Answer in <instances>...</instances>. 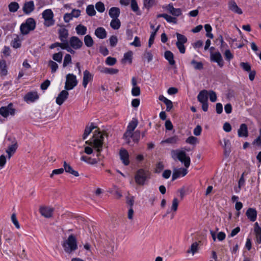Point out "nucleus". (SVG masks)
I'll return each instance as SVG.
<instances>
[{"instance_id":"nucleus-1","label":"nucleus","mask_w":261,"mask_h":261,"mask_svg":"<svg viewBox=\"0 0 261 261\" xmlns=\"http://www.w3.org/2000/svg\"><path fill=\"white\" fill-rule=\"evenodd\" d=\"M104 135L105 134L103 133L95 130L91 140L86 142V144L92 145L93 148L96 150L97 159H92L85 155H83L81 158V161H84L88 164L94 165L97 164L103 158L104 156L101 154V151L102 149Z\"/></svg>"},{"instance_id":"nucleus-2","label":"nucleus","mask_w":261,"mask_h":261,"mask_svg":"<svg viewBox=\"0 0 261 261\" xmlns=\"http://www.w3.org/2000/svg\"><path fill=\"white\" fill-rule=\"evenodd\" d=\"M62 246L66 253L72 254L78 248L76 237L73 234L70 235L62 242Z\"/></svg>"},{"instance_id":"nucleus-3","label":"nucleus","mask_w":261,"mask_h":261,"mask_svg":"<svg viewBox=\"0 0 261 261\" xmlns=\"http://www.w3.org/2000/svg\"><path fill=\"white\" fill-rule=\"evenodd\" d=\"M150 175L151 173L148 170L140 169L135 174V182L138 185L143 186L145 182L150 178Z\"/></svg>"},{"instance_id":"nucleus-4","label":"nucleus","mask_w":261,"mask_h":261,"mask_svg":"<svg viewBox=\"0 0 261 261\" xmlns=\"http://www.w3.org/2000/svg\"><path fill=\"white\" fill-rule=\"evenodd\" d=\"M172 158L175 160L177 159L180 162L184 164L186 168H189L190 165L191 160L189 156H187L186 152L182 150H172L171 151Z\"/></svg>"},{"instance_id":"nucleus-5","label":"nucleus","mask_w":261,"mask_h":261,"mask_svg":"<svg viewBox=\"0 0 261 261\" xmlns=\"http://www.w3.org/2000/svg\"><path fill=\"white\" fill-rule=\"evenodd\" d=\"M36 25V21L34 18L31 17L28 18L25 22L20 25V31L21 33L23 35L28 34L31 31L35 30Z\"/></svg>"},{"instance_id":"nucleus-6","label":"nucleus","mask_w":261,"mask_h":261,"mask_svg":"<svg viewBox=\"0 0 261 261\" xmlns=\"http://www.w3.org/2000/svg\"><path fill=\"white\" fill-rule=\"evenodd\" d=\"M42 17L44 19V25L46 27H49L55 24L54 19V13L51 9H46L42 13Z\"/></svg>"},{"instance_id":"nucleus-7","label":"nucleus","mask_w":261,"mask_h":261,"mask_svg":"<svg viewBox=\"0 0 261 261\" xmlns=\"http://www.w3.org/2000/svg\"><path fill=\"white\" fill-rule=\"evenodd\" d=\"M198 101L202 104V109L206 112L208 110V91L206 90H202L199 92L197 96Z\"/></svg>"},{"instance_id":"nucleus-8","label":"nucleus","mask_w":261,"mask_h":261,"mask_svg":"<svg viewBox=\"0 0 261 261\" xmlns=\"http://www.w3.org/2000/svg\"><path fill=\"white\" fill-rule=\"evenodd\" d=\"M65 89L66 90L73 89L77 84L76 77L72 73H69L66 75Z\"/></svg>"},{"instance_id":"nucleus-9","label":"nucleus","mask_w":261,"mask_h":261,"mask_svg":"<svg viewBox=\"0 0 261 261\" xmlns=\"http://www.w3.org/2000/svg\"><path fill=\"white\" fill-rule=\"evenodd\" d=\"M15 109L13 108L12 103H10L7 106L0 108V115L4 118H7L9 115L14 116L15 114Z\"/></svg>"},{"instance_id":"nucleus-10","label":"nucleus","mask_w":261,"mask_h":261,"mask_svg":"<svg viewBox=\"0 0 261 261\" xmlns=\"http://www.w3.org/2000/svg\"><path fill=\"white\" fill-rule=\"evenodd\" d=\"M39 98V95L37 91L28 92L24 96L23 100L27 103H33Z\"/></svg>"},{"instance_id":"nucleus-11","label":"nucleus","mask_w":261,"mask_h":261,"mask_svg":"<svg viewBox=\"0 0 261 261\" xmlns=\"http://www.w3.org/2000/svg\"><path fill=\"white\" fill-rule=\"evenodd\" d=\"M68 43L74 49H79L81 48L83 45L82 41L76 36L71 37Z\"/></svg>"},{"instance_id":"nucleus-12","label":"nucleus","mask_w":261,"mask_h":261,"mask_svg":"<svg viewBox=\"0 0 261 261\" xmlns=\"http://www.w3.org/2000/svg\"><path fill=\"white\" fill-rule=\"evenodd\" d=\"M140 133L135 132L134 133L127 129L123 135V138L127 141V143H129V139L132 138L135 142H137L138 140V138L139 137Z\"/></svg>"},{"instance_id":"nucleus-13","label":"nucleus","mask_w":261,"mask_h":261,"mask_svg":"<svg viewBox=\"0 0 261 261\" xmlns=\"http://www.w3.org/2000/svg\"><path fill=\"white\" fill-rule=\"evenodd\" d=\"M69 93L67 90H62L56 98V102L59 106H61L64 102L67 99Z\"/></svg>"},{"instance_id":"nucleus-14","label":"nucleus","mask_w":261,"mask_h":261,"mask_svg":"<svg viewBox=\"0 0 261 261\" xmlns=\"http://www.w3.org/2000/svg\"><path fill=\"white\" fill-rule=\"evenodd\" d=\"M54 210L53 208L48 206H40L39 208L41 215L46 218L52 217Z\"/></svg>"},{"instance_id":"nucleus-15","label":"nucleus","mask_w":261,"mask_h":261,"mask_svg":"<svg viewBox=\"0 0 261 261\" xmlns=\"http://www.w3.org/2000/svg\"><path fill=\"white\" fill-rule=\"evenodd\" d=\"M211 60L213 62H216L220 67H223L224 65L222 56L219 51L211 54Z\"/></svg>"},{"instance_id":"nucleus-16","label":"nucleus","mask_w":261,"mask_h":261,"mask_svg":"<svg viewBox=\"0 0 261 261\" xmlns=\"http://www.w3.org/2000/svg\"><path fill=\"white\" fill-rule=\"evenodd\" d=\"M34 9L35 5L33 1L25 2L22 7L23 12L25 14H30Z\"/></svg>"},{"instance_id":"nucleus-17","label":"nucleus","mask_w":261,"mask_h":261,"mask_svg":"<svg viewBox=\"0 0 261 261\" xmlns=\"http://www.w3.org/2000/svg\"><path fill=\"white\" fill-rule=\"evenodd\" d=\"M165 8L171 14L175 17H178L182 14L181 9L180 8H174L172 4H168L165 7Z\"/></svg>"},{"instance_id":"nucleus-18","label":"nucleus","mask_w":261,"mask_h":261,"mask_svg":"<svg viewBox=\"0 0 261 261\" xmlns=\"http://www.w3.org/2000/svg\"><path fill=\"white\" fill-rule=\"evenodd\" d=\"M119 155L120 160L124 165L127 166L129 164V154L126 149L121 148L119 151Z\"/></svg>"},{"instance_id":"nucleus-19","label":"nucleus","mask_w":261,"mask_h":261,"mask_svg":"<svg viewBox=\"0 0 261 261\" xmlns=\"http://www.w3.org/2000/svg\"><path fill=\"white\" fill-rule=\"evenodd\" d=\"M93 75L88 71L86 70L83 72V79L82 85L83 87L86 88L89 82L93 80Z\"/></svg>"},{"instance_id":"nucleus-20","label":"nucleus","mask_w":261,"mask_h":261,"mask_svg":"<svg viewBox=\"0 0 261 261\" xmlns=\"http://www.w3.org/2000/svg\"><path fill=\"white\" fill-rule=\"evenodd\" d=\"M188 173L186 168H179L178 169H175L172 176V180H174L179 177L180 176H185Z\"/></svg>"},{"instance_id":"nucleus-21","label":"nucleus","mask_w":261,"mask_h":261,"mask_svg":"<svg viewBox=\"0 0 261 261\" xmlns=\"http://www.w3.org/2000/svg\"><path fill=\"white\" fill-rule=\"evenodd\" d=\"M59 38L61 42H68L67 38L69 35L68 31L66 28L60 29L58 31Z\"/></svg>"},{"instance_id":"nucleus-22","label":"nucleus","mask_w":261,"mask_h":261,"mask_svg":"<svg viewBox=\"0 0 261 261\" xmlns=\"http://www.w3.org/2000/svg\"><path fill=\"white\" fill-rule=\"evenodd\" d=\"M63 169L64 171L66 172L71 174L75 177L79 176V173L77 171L74 170L69 164L67 163L66 161L63 162Z\"/></svg>"},{"instance_id":"nucleus-23","label":"nucleus","mask_w":261,"mask_h":261,"mask_svg":"<svg viewBox=\"0 0 261 261\" xmlns=\"http://www.w3.org/2000/svg\"><path fill=\"white\" fill-rule=\"evenodd\" d=\"M238 134L239 137H247L248 136V127L246 124L243 123L240 125L238 130Z\"/></svg>"},{"instance_id":"nucleus-24","label":"nucleus","mask_w":261,"mask_h":261,"mask_svg":"<svg viewBox=\"0 0 261 261\" xmlns=\"http://www.w3.org/2000/svg\"><path fill=\"white\" fill-rule=\"evenodd\" d=\"M246 215L248 219L252 222H254L257 218V212L255 209L249 208L246 213Z\"/></svg>"},{"instance_id":"nucleus-25","label":"nucleus","mask_w":261,"mask_h":261,"mask_svg":"<svg viewBox=\"0 0 261 261\" xmlns=\"http://www.w3.org/2000/svg\"><path fill=\"white\" fill-rule=\"evenodd\" d=\"M228 8L232 12L238 14H242L243 12L242 10L238 6L234 1H230L228 3Z\"/></svg>"},{"instance_id":"nucleus-26","label":"nucleus","mask_w":261,"mask_h":261,"mask_svg":"<svg viewBox=\"0 0 261 261\" xmlns=\"http://www.w3.org/2000/svg\"><path fill=\"white\" fill-rule=\"evenodd\" d=\"M94 34L95 36L99 39H103L107 37V32L102 27H98L95 30Z\"/></svg>"},{"instance_id":"nucleus-27","label":"nucleus","mask_w":261,"mask_h":261,"mask_svg":"<svg viewBox=\"0 0 261 261\" xmlns=\"http://www.w3.org/2000/svg\"><path fill=\"white\" fill-rule=\"evenodd\" d=\"M98 70L103 73L110 74H117L119 70L117 69L107 67H102L99 66L98 67Z\"/></svg>"},{"instance_id":"nucleus-28","label":"nucleus","mask_w":261,"mask_h":261,"mask_svg":"<svg viewBox=\"0 0 261 261\" xmlns=\"http://www.w3.org/2000/svg\"><path fill=\"white\" fill-rule=\"evenodd\" d=\"M254 232L256 243L261 244V227L259 226L257 222L254 224Z\"/></svg>"},{"instance_id":"nucleus-29","label":"nucleus","mask_w":261,"mask_h":261,"mask_svg":"<svg viewBox=\"0 0 261 261\" xmlns=\"http://www.w3.org/2000/svg\"><path fill=\"white\" fill-rule=\"evenodd\" d=\"M120 14V10L118 7H112L109 11V15L112 19L118 18Z\"/></svg>"},{"instance_id":"nucleus-30","label":"nucleus","mask_w":261,"mask_h":261,"mask_svg":"<svg viewBox=\"0 0 261 261\" xmlns=\"http://www.w3.org/2000/svg\"><path fill=\"white\" fill-rule=\"evenodd\" d=\"M164 57L167 60H168L170 65H173L175 64V62L174 60V56L173 53L171 51H166L164 54Z\"/></svg>"},{"instance_id":"nucleus-31","label":"nucleus","mask_w":261,"mask_h":261,"mask_svg":"<svg viewBox=\"0 0 261 261\" xmlns=\"http://www.w3.org/2000/svg\"><path fill=\"white\" fill-rule=\"evenodd\" d=\"M95 127L96 126L94 125L93 123H91L90 126H86L83 135V140H85Z\"/></svg>"},{"instance_id":"nucleus-32","label":"nucleus","mask_w":261,"mask_h":261,"mask_svg":"<svg viewBox=\"0 0 261 261\" xmlns=\"http://www.w3.org/2000/svg\"><path fill=\"white\" fill-rule=\"evenodd\" d=\"M75 31L77 35L83 36L86 34L87 29L85 25L80 24L75 27Z\"/></svg>"},{"instance_id":"nucleus-33","label":"nucleus","mask_w":261,"mask_h":261,"mask_svg":"<svg viewBox=\"0 0 261 261\" xmlns=\"http://www.w3.org/2000/svg\"><path fill=\"white\" fill-rule=\"evenodd\" d=\"M17 144L16 142L9 146L6 150V152L8 154L9 159H10L12 155L15 152L17 148Z\"/></svg>"},{"instance_id":"nucleus-34","label":"nucleus","mask_w":261,"mask_h":261,"mask_svg":"<svg viewBox=\"0 0 261 261\" xmlns=\"http://www.w3.org/2000/svg\"><path fill=\"white\" fill-rule=\"evenodd\" d=\"M7 67L5 60H0V75L5 76L7 74Z\"/></svg>"},{"instance_id":"nucleus-35","label":"nucleus","mask_w":261,"mask_h":261,"mask_svg":"<svg viewBox=\"0 0 261 261\" xmlns=\"http://www.w3.org/2000/svg\"><path fill=\"white\" fill-rule=\"evenodd\" d=\"M199 249V243L198 242H194L192 243L190 246V248L187 250V253H191L193 255H194L195 253H196Z\"/></svg>"},{"instance_id":"nucleus-36","label":"nucleus","mask_w":261,"mask_h":261,"mask_svg":"<svg viewBox=\"0 0 261 261\" xmlns=\"http://www.w3.org/2000/svg\"><path fill=\"white\" fill-rule=\"evenodd\" d=\"M84 41L85 45L88 47H91L94 44V41L90 35H87L84 37Z\"/></svg>"},{"instance_id":"nucleus-37","label":"nucleus","mask_w":261,"mask_h":261,"mask_svg":"<svg viewBox=\"0 0 261 261\" xmlns=\"http://www.w3.org/2000/svg\"><path fill=\"white\" fill-rule=\"evenodd\" d=\"M121 22L118 18L112 19L110 22L111 27L114 30H118L120 28Z\"/></svg>"},{"instance_id":"nucleus-38","label":"nucleus","mask_w":261,"mask_h":261,"mask_svg":"<svg viewBox=\"0 0 261 261\" xmlns=\"http://www.w3.org/2000/svg\"><path fill=\"white\" fill-rule=\"evenodd\" d=\"M133 58V52L129 51L124 54L123 58L122 59V62L123 63L128 62L129 64L132 63Z\"/></svg>"},{"instance_id":"nucleus-39","label":"nucleus","mask_w":261,"mask_h":261,"mask_svg":"<svg viewBox=\"0 0 261 261\" xmlns=\"http://www.w3.org/2000/svg\"><path fill=\"white\" fill-rule=\"evenodd\" d=\"M224 145L223 146L224 149V153L226 155H228L230 152V147H231V143L229 140L224 139L223 140Z\"/></svg>"},{"instance_id":"nucleus-40","label":"nucleus","mask_w":261,"mask_h":261,"mask_svg":"<svg viewBox=\"0 0 261 261\" xmlns=\"http://www.w3.org/2000/svg\"><path fill=\"white\" fill-rule=\"evenodd\" d=\"M138 121L136 118H133L132 121L129 123L127 129L133 132L138 125Z\"/></svg>"},{"instance_id":"nucleus-41","label":"nucleus","mask_w":261,"mask_h":261,"mask_svg":"<svg viewBox=\"0 0 261 261\" xmlns=\"http://www.w3.org/2000/svg\"><path fill=\"white\" fill-rule=\"evenodd\" d=\"M8 8L10 12L14 13L18 10L19 6L17 2H11L9 4Z\"/></svg>"},{"instance_id":"nucleus-42","label":"nucleus","mask_w":261,"mask_h":261,"mask_svg":"<svg viewBox=\"0 0 261 261\" xmlns=\"http://www.w3.org/2000/svg\"><path fill=\"white\" fill-rule=\"evenodd\" d=\"M159 28H160V25H158L157 27V28L155 30H154V31L153 32H152L150 34V38H149V41H148V46L149 47H150L151 45L153 43L155 36L156 35V32H158V31L159 29Z\"/></svg>"},{"instance_id":"nucleus-43","label":"nucleus","mask_w":261,"mask_h":261,"mask_svg":"<svg viewBox=\"0 0 261 261\" xmlns=\"http://www.w3.org/2000/svg\"><path fill=\"white\" fill-rule=\"evenodd\" d=\"M191 64L193 65L194 68L196 70H202L203 69V64L201 62H197L195 60H192Z\"/></svg>"},{"instance_id":"nucleus-44","label":"nucleus","mask_w":261,"mask_h":261,"mask_svg":"<svg viewBox=\"0 0 261 261\" xmlns=\"http://www.w3.org/2000/svg\"><path fill=\"white\" fill-rule=\"evenodd\" d=\"M86 13L90 16H93L96 14V11L93 5H89L86 8Z\"/></svg>"},{"instance_id":"nucleus-45","label":"nucleus","mask_w":261,"mask_h":261,"mask_svg":"<svg viewBox=\"0 0 261 261\" xmlns=\"http://www.w3.org/2000/svg\"><path fill=\"white\" fill-rule=\"evenodd\" d=\"M130 7L132 10L137 13V14L139 15L140 13L139 12V8L138 6V4L136 0H131Z\"/></svg>"},{"instance_id":"nucleus-46","label":"nucleus","mask_w":261,"mask_h":261,"mask_svg":"<svg viewBox=\"0 0 261 261\" xmlns=\"http://www.w3.org/2000/svg\"><path fill=\"white\" fill-rule=\"evenodd\" d=\"M11 45L15 48H18L21 46V40L18 36L12 40Z\"/></svg>"},{"instance_id":"nucleus-47","label":"nucleus","mask_w":261,"mask_h":261,"mask_svg":"<svg viewBox=\"0 0 261 261\" xmlns=\"http://www.w3.org/2000/svg\"><path fill=\"white\" fill-rule=\"evenodd\" d=\"M95 8L99 13H103L105 11V5L101 2H98L96 3Z\"/></svg>"},{"instance_id":"nucleus-48","label":"nucleus","mask_w":261,"mask_h":261,"mask_svg":"<svg viewBox=\"0 0 261 261\" xmlns=\"http://www.w3.org/2000/svg\"><path fill=\"white\" fill-rule=\"evenodd\" d=\"M244 174H245L244 173H243V174L241 175V176L240 178V179L239 180V182H238L239 190H238L237 189L236 190V192L237 193L239 192L240 191V189H241V188L245 185V180L244 179Z\"/></svg>"},{"instance_id":"nucleus-49","label":"nucleus","mask_w":261,"mask_h":261,"mask_svg":"<svg viewBox=\"0 0 261 261\" xmlns=\"http://www.w3.org/2000/svg\"><path fill=\"white\" fill-rule=\"evenodd\" d=\"M178 141V138L176 136L172 137L169 138L165 140H163L161 142V143H171V144H175Z\"/></svg>"},{"instance_id":"nucleus-50","label":"nucleus","mask_w":261,"mask_h":261,"mask_svg":"<svg viewBox=\"0 0 261 261\" xmlns=\"http://www.w3.org/2000/svg\"><path fill=\"white\" fill-rule=\"evenodd\" d=\"M62 58H63V54L61 51H59L57 53L54 54L53 55V60L59 62V63H61L62 62Z\"/></svg>"},{"instance_id":"nucleus-51","label":"nucleus","mask_w":261,"mask_h":261,"mask_svg":"<svg viewBox=\"0 0 261 261\" xmlns=\"http://www.w3.org/2000/svg\"><path fill=\"white\" fill-rule=\"evenodd\" d=\"M71 63V57L69 54H66L64 59L63 66L66 67L68 64Z\"/></svg>"},{"instance_id":"nucleus-52","label":"nucleus","mask_w":261,"mask_h":261,"mask_svg":"<svg viewBox=\"0 0 261 261\" xmlns=\"http://www.w3.org/2000/svg\"><path fill=\"white\" fill-rule=\"evenodd\" d=\"M48 65L50 67L52 73L56 72L58 68V64L55 62L51 60L48 62Z\"/></svg>"},{"instance_id":"nucleus-53","label":"nucleus","mask_w":261,"mask_h":261,"mask_svg":"<svg viewBox=\"0 0 261 261\" xmlns=\"http://www.w3.org/2000/svg\"><path fill=\"white\" fill-rule=\"evenodd\" d=\"M66 42H62L61 43L60 42H55L54 43L51 44L49 48L50 49H54L57 47H60L62 49H64V47L65 46Z\"/></svg>"},{"instance_id":"nucleus-54","label":"nucleus","mask_w":261,"mask_h":261,"mask_svg":"<svg viewBox=\"0 0 261 261\" xmlns=\"http://www.w3.org/2000/svg\"><path fill=\"white\" fill-rule=\"evenodd\" d=\"M116 59L111 57H108L106 60V64L109 66H113L116 63Z\"/></svg>"},{"instance_id":"nucleus-55","label":"nucleus","mask_w":261,"mask_h":261,"mask_svg":"<svg viewBox=\"0 0 261 261\" xmlns=\"http://www.w3.org/2000/svg\"><path fill=\"white\" fill-rule=\"evenodd\" d=\"M177 41L181 43H186L187 42V38L186 36L179 33H176Z\"/></svg>"},{"instance_id":"nucleus-56","label":"nucleus","mask_w":261,"mask_h":261,"mask_svg":"<svg viewBox=\"0 0 261 261\" xmlns=\"http://www.w3.org/2000/svg\"><path fill=\"white\" fill-rule=\"evenodd\" d=\"M154 4V0H143V5L144 7L149 9Z\"/></svg>"},{"instance_id":"nucleus-57","label":"nucleus","mask_w":261,"mask_h":261,"mask_svg":"<svg viewBox=\"0 0 261 261\" xmlns=\"http://www.w3.org/2000/svg\"><path fill=\"white\" fill-rule=\"evenodd\" d=\"M164 19L167 22L170 23H173L174 24H176L177 23V19L175 17H172L167 14H166Z\"/></svg>"},{"instance_id":"nucleus-58","label":"nucleus","mask_w":261,"mask_h":261,"mask_svg":"<svg viewBox=\"0 0 261 261\" xmlns=\"http://www.w3.org/2000/svg\"><path fill=\"white\" fill-rule=\"evenodd\" d=\"M186 142L190 144L195 145L198 143V139L195 137L190 136L186 139Z\"/></svg>"},{"instance_id":"nucleus-59","label":"nucleus","mask_w":261,"mask_h":261,"mask_svg":"<svg viewBox=\"0 0 261 261\" xmlns=\"http://www.w3.org/2000/svg\"><path fill=\"white\" fill-rule=\"evenodd\" d=\"M132 94L134 96H138L140 95V88L138 86L133 87L131 91Z\"/></svg>"},{"instance_id":"nucleus-60","label":"nucleus","mask_w":261,"mask_h":261,"mask_svg":"<svg viewBox=\"0 0 261 261\" xmlns=\"http://www.w3.org/2000/svg\"><path fill=\"white\" fill-rule=\"evenodd\" d=\"M11 221H12V223L15 226V227L17 229H19L20 225H19V223L17 219L16 214H13L11 216Z\"/></svg>"},{"instance_id":"nucleus-61","label":"nucleus","mask_w":261,"mask_h":261,"mask_svg":"<svg viewBox=\"0 0 261 261\" xmlns=\"http://www.w3.org/2000/svg\"><path fill=\"white\" fill-rule=\"evenodd\" d=\"M208 94L209 95L211 101L214 102L217 100V94L213 90H210L208 92Z\"/></svg>"},{"instance_id":"nucleus-62","label":"nucleus","mask_w":261,"mask_h":261,"mask_svg":"<svg viewBox=\"0 0 261 261\" xmlns=\"http://www.w3.org/2000/svg\"><path fill=\"white\" fill-rule=\"evenodd\" d=\"M241 67L243 68V69L245 71L249 72L251 70V65L248 63L241 62L240 63Z\"/></svg>"},{"instance_id":"nucleus-63","label":"nucleus","mask_w":261,"mask_h":261,"mask_svg":"<svg viewBox=\"0 0 261 261\" xmlns=\"http://www.w3.org/2000/svg\"><path fill=\"white\" fill-rule=\"evenodd\" d=\"M110 44L111 46L114 47L116 45L117 42H118V39L117 37L116 36H112L110 37Z\"/></svg>"},{"instance_id":"nucleus-64","label":"nucleus","mask_w":261,"mask_h":261,"mask_svg":"<svg viewBox=\"0 0 261 261\" xmlns=\"http://www.w3.org/2000/svg\"><path fill=\"white\" fill-rule=\"evenodd\" d=\"M224 57L225 59L228 61H230L233 58V55L229 49L225 50L224 53Z\"/></svg>"}]
</instances>
